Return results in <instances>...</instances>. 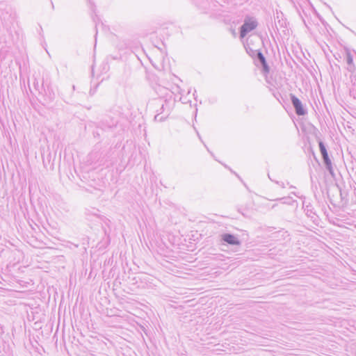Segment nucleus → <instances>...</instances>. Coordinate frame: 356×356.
Instances as JSON below:
<instances>
[{
    "label": "nucleus",
    "instance_id": "obj_3",
    "mask_svg": "<svg viewBox=\"0 0 356 356\" xmlns=\"http://www.w3.org/2000/svg\"><path fill=\"white\" fill-rule=\"evenodd\" d=\"M222 238L225 242L232 245H238L239 243L236 237L232 234H224Z\"/></svg>",
    "mask_w": 356,
    "mask_h": 356
},
{
    "label": "nucleus",
    "instance_id": "obj_4",
    "mask_svg": "<svg viewBox=\"0 0 356 356\" xmlns=\"http://www.w3.org/2000/svg\"><path fill=\"white\" fill-rule=\"evenodd\" d=\"M319 147H320V150H321V152L323 155V159L325 161V162L327 163V164H330V159H329V157H328V154H327V150L324 146V145L323 144L322 142H320L319 143Z\"/></svg>",
    "mask_w": 356,
    "mask_h": 356
},
{
    "label": "nucleus",
    "instance_id": "obj_1",
    "mask_svg": "<svg viewBox=\"0 0 356 356\" xmlns=\"http://www.w3.org/2000/svg\"><path fill=\"white\" fill-rule=\"evenodd\" d=\"M257 25V22L254 20L251 19L246 20L241 28V37L244 38L248 33L254 30Z\"/></svg>",
    "mask_w": 356,
    "mask_h": 356
},
{
    "label": "nucleus",
    "instance_id": "obj_2",
    "mask_svg": "<svg viewBox=\"0 0 356 356\" xmlns=\"http://www.w3.org/2000/svg\"><path fill=\"white\" fill-rule=\"evenodd\" d=\"M291 99H292L293 104L296 108V113L298 115H305V110L303 108V106H302L300 101L295 96H292Z\"/></svg>",
    "mask_w": 356,
    "mask_h": 356
},
{
    "label": "nucleus",
    "instance_id": "obj_5",
    "mask_svg": "<svg viewBox=\"0 0 356 356\" xmlns=\"http://www.w3.org/2000/svg\"><path fill=\"white\" fill-rule=\"evenodd\" d=\"M258 58L260 60V61L261 62V63L263 64V65L266 66V63L265 58H264V56H263V54L261 52L258 53Z\"/></svg>",
    "mask_w": 356,
    "mask_h": 356
}]
</instances>
